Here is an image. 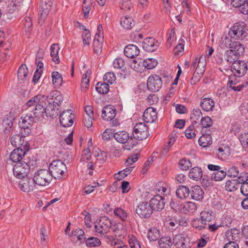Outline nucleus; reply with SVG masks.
Returning <instances> with one entry per match:
<instances>
[{"label":"nucleus","instance_id":"nucleus-46","mask_svg":"<svg viewBox=\"0 0 248 248\" xmlns=\"http://www.w3.org/2000/svg\"><path fill=\"white\" fill-rule=\"evenodd\" d=\"M232 43L230 36H225L221 37L219 41V46L222 48H231Z\"/></svg>","mask_w":248,"mask_h":248},{"label":"nucleus","instance_id":"nucleus-8","mask_svg":"<svg viewBox=\"0 0 248 248\" xmlns=\"http://www.w3.org/2000/svg\"><path fill=\"white\" fill-rule=\"evenodd\" d=\"M205 56L202 55L199 59L197 66L195 69V72L191 78V82L193 81L195 83L196 82L199 81L205 72Z\"/></svg>","mask_w":248,"mask_h":248},{"label":"nucleus","instance_id":"nucleus-55","mask_svg":"<svg viewBox=\"0 0 248 248\" xmlns=\"http://www.w3.org/2000/svg\"><path fill=\"white\" fill-rule=\"evenodd\" d=\"M192 224L193 227L201 230L205 227L206 223L202 221L201 218H196L193 220Z\"/></svg>","mask_w":248,"mask_h":248},{"label":"nucleus","instance_id":"nucleus-49","mask_svg":"<svg viewBox=\"0 0 248 248\" xmlns=\"http://www.w3.org/2000/svg\"><path fill=\"white\" fill-rule=\"evenodd\" d=\"M157 64V62L155 59L148 58L142 61L143 66L147 69H152L155 68Z\"/></svg>","mask_w":248,"mask_h":248},{"label":"nucleus","instance_id":"nucleus-63","mask_svg":"<svg viewBox=\"0 0 248 248\" xmlns=\"http://www.w3.org/2000/svg\"><path fill=\"white\" fill-rule=\"evenodd\" d=\"M186 137L189 139H192L195 137V129L193 125H190L185 131Z\"/></svg>","mask_w":248,"mask_h":248},{"label":"nucleus","instance_id":"nucleus-2","mask_svg":"<svg viewBox=\"0 0 248 248\" xmlns=\"http://www.w3.org/2000/svg\"><path fill=\"white\" fill-rule=\"evenodd\" d=\"M33 180L35 185L44 186L50 183L52 176L48 170L41 169L35 172Z\"/></svg>","mask_w":248,"mask_h":248},{"label":"nucleus","instance_id":"nucleus-17","mask_svg":"<svg viewBox=\"0 0 248 248\" xmlns=\"http://www.w3.org/2000/svg\"><path fill=\"white\" fill-rule=\"evenodd\" d=\"M52 5V0H41L39 10L40 19L44 21L47 16Z\"/></svg>","mask_w":248,"mask_h":248},{"label":"nucleus","instance_id":"nucleus-5","mask_svg":"<svg viewBox=\"0 0 248 248\" xmlns=\"http://www.w3.org/2000/svg\"><path fill=\"white\" fill-rule=\"evenodd\" d=\"M30 170L29 161H23L17 162L14 166L13 171L15 177L18 179L25 178Z\"/></svg>","mask_w":248,"mask_h":248},{"label":"nucleus","instance_id":"nucleus-56","mask_svg":"<svg viewBox=\"0 0 248 248\" xmlns=\"http://www.w3.org/2000/svg\"><path fill=\"white\" fill-rule=\"evenodd\" d=\"M103 79L108 83L112 84L116 80V76L113 72H108L105 74Z\"/></svg>","mask_w":248,"mask_h":248},{"label":"nucleus","instance_id":"nucleus-50","mask_svg":"<svg viewBox=\"0 0 248 248\" xmlns=\"http://www.w3.org/2000/svg\"><path fill=\"white\" fill-rule=\"evenodd\" d=\"M103 41L100 39L94 38L93 40V49L94 52L97 54H99L101 53L103 46Z\"/></svg>","mask_w":248,"mask_h":248},{"label":"nucleus","instance_id":"nucleus-24","mask_svg":"<svg viewBox=\"0 0 248 248\" xmlns=\"http://www.w3.org/2000/svg\"><path fill=\"white\" fill-rule=\"evenodd\" d=\"M214 100L209 97L202 98L200 103V106L202 109L205 111H212L215 107Z\"/></svg>","mask_w":248,"mask_h":248},{"label":"nucleus","instance_id":"nucleus-61","mask_svg":"<svg viewBox=\"0 0 248 248\" xmlns=\"http://www.w3.org/2000/svg\"><path fill=\"white\" fill-rule=\"evenodd\" d=\"M201 124L203 128H208L213 124V121L209 116L202 117L201 120Z\"/></svg>","mask_w":248,"mask_h":248},{"label":"nucleus","instance_id":"nucleus-43","mask_svg":"<svg viewBox=\"0 0 248 248\" xmlns=\"http://www.w3.org/2000/svg\"><path fill=\"white\" fill-rule=\"evenodd\" d=\"M231 49L239 56L242 55L245 51L243 45L238 42H233Z\"/></svg>","mask_w":248,"mask_h":248},{"label":"nucleus","instance_id":"nucleus-38","mask_svg":"<svg viewBox=\"0 0 248 248\" xmlns=\"http://www.w3.org/2000/svg\"><path fill=\"white\" fill-rule=\"evenodd\" d=\"M147 237L150 241H156L160 237L159 230L156 227L150 228L148 231Z\"/></svg>","mask_w":248,"mask_h":248},{"label":"nucleus","instance_id":"nucleus-52","mask_svg":"<svg viewBox=\"0 0 248 248\" xmlns=\"http://www.w3.org/2000/svg\"><path fill=\"white\" fill-rule=\"evenodd\" d=\"M183 209L186 213H193L197 210V206L193 202H187L184 205Z\"/></svg>","mask_w":248,"mask_h":248},{"label":"nucleus","instance_id":"nucleus-10","mask_svg":"<svg viewBox=\"0 0 248 248\" xmlns=\"http://www.w3.org/2000/svg\"><path fill=\"white\" fill-rule=\"evenodd\" d=\"M136 212L142 218L150 217L153 214V210L149 203L144 202H140L136 207Z\"/></svg>","mask_w":248,"mask_h":248},{"label":"nucleus","instance_id":"nucleus-22","mask_svg":"<svg viewBox=\"0 0 248 248\" xmlns=\"http://www.w3.org/2000/svg\"><path fill=\"white\" fill-rule=\"evenodd\" d=\"M188 241V237L183 234L175 235L173 239V243L177 248H186Z\"/></svg>","mask_w":248,"mask_h":248},{"label":"nucleus","instance_id":"nucleus-3","mask_svg":"<svg viewBox=\"0 0 248 248\" xmlns=\"http://www.w3.org/2000/svg\"><path fill=\"white\" fill-rule=\"evenodd\" d=\"M30 150V145L27 142L22 147H18L14 149L10 154V159L14 162L17 163V162L23 161H27L28 158H26L25 155Z\"/></svg>","mask_w":248,"mask_h":248},{"label":"nucleus","instance_id":"nucleus-28","mask_svg":"<svg viewBox=\"0 0 248 248\" xmlns=\"http://www.w3.org/2000/svg\"><path fill=\"white\" fill-rule=\"evenodd\" d=\"M203 191L199 186H195L191 188V196L193 200L200 201L203 197Z\"/></svg>","mask_w":248,"mask_h":248},{"label":"nucleus","instance_id":"nucleus-37","mask_svg":"<svg viewBox=\"0 0 248 248\" xmlns=\"http://www.w3.org/2000/svg\"><path fill=\"white\" fill-rule=\"evenodd\" d=\"M56 105H53L52 103H49L48 105L45 108V113L47 117L53 118L57 114V109L55 108Z\"/></svg>","mask_w":248,"mask_h":248},{"label":"nucleus","instance_id":"nucleus-57","mask_svg":"<svg viewBox=\"0 0 248 248\" xmlns=\"http://www.w3.org/2000/svg\"><path fill=\"white\" fill-rule=\"evenodd\" d=\"M191 167V163L186 158L181 159L179 162V167L183 170H186Z\"/></svg>","mask_w":248,"mask_h":248},{"label":"nucleus","instance_id":"nucleus-31","mask_svg":"<svg viewBox=\"0 0 248 248\" xmlns=\"http://www.w3.org/2000/svg\"><path fill=\"white\" fill-rule=\"evenodd\" d=\"M23 135L16 134L13 135L11 139V143L12 145L15 147H22L25 142L24 140Z\"/></svg>","mask_w":248,"mask_h":248},{"label":"nucleus","instance_id":"nucleus-48","mask_svg":"<svg viewBox=\"0 0 248 248\" xmlns=\"http://www.w3.org/2000/svg\"><path fill=\"white\" fill-rule=\"evenodd\" d=\"M214 216L213 212L209 210L205 209L201 213V218L202 221L207 222L211 221L214 218Z\"/></svg>","mask_w":248,"mask_h":248},{"label":"nucleus","instance_id":"nucleus-23","mask_svg":"<svg viewBox=\"0 0 248 248\" xmlns=\"http://www.w3.org/2000/svg\"><path fill=\"white\" fill-rule=\"evenodd\" d=\"M116 109L113 106H107L102 111V116L105 120L111 121L116 116Z\"/></svg>","mask_w":248,"mask_h":248},{"label":"nucleus","instance_id":"nucleus-19","mask_svg":"<svg viewBox=\"0 0 248 248\" xmlns=\"http://www.w3.org/2000/svg\"><path fill=\"white\" fill-rule=\"evenodd\" d=\"M15 117L16 114L14 111H10L5 116L2 122V126L4 127L3 130L6 134L10 131Z\"/></svg>","mask_w":248,"mask_h":248},{"label":"nucleus","instance_id":"nucleus-25","mask_svg":"<svg viewBox=\"0 0 248 248\" xmlns=\"http://www.w3.org/2000/svg\"><path fill=\"white\" fill-rule=\"evenodd\" d=\"M124 53L127 57L133 58L139 54L140 49L137 46L130 44L125 47Z\"/></svg>","mask_w":248,"mask_h":248},{"label":"nucleus","instance_id":"nucleus-16","mask_svg":"<svg viewBox=\"0 0 248 248\" xmlns=\"http://www.w3.org/2000/svg\"><path fill=\"white\" fill-rule=\"evenodd\" d=\"M18 187L21 190L25 192H29L33 191L35 187V184L33 179L25 177L20 181Z\"/></svg>","mask_w":248,"mask_h":248},{"label":"nucleus","instance_id":"nucleus-64","mask_svg":"<svg viewBox=\"0 0 248 248\" xmlns=\"http://www.w3.org/2000/svg\"><path fill=\"white\" fill-rule=\"evenodd\" d=\"M111 246L113 248H128L127 245L121 240L118 239H114L111 241Z\"/></svg>","mask_w":248,"mask_h":248},{"label":"nucleus","instance_id":"nucleus-62","mask_svg":"<svg viewBox=\"0 0 248 248\" xmlns=\"http://www.w3.org/2000/svg\"><path fill=\"white\" fill-rule=\"evenodd\" d=\"M17 9L16 0H9L6 8V11L13 14Z\"/></svg>","mask_w":248,"mask_h":248},{"label":"nucleus","instance_id":"nucleus-45","mask_svg":"<svg viewBox=\"0 0 248 248\" xmlns=\"http://www.w3.org/2000/svg\"><path fill=\"white\" fill-rule=\"evenodd\" d=\"M226 236L229 242L237 241L239 239L238 230L237 229H232L226 233Z\"/></svg>","mask_w":248,"mask_h":248},{"label":"nucleus","instance_id":"nucleus-26","mask_svg":"<svg viewBox=\"0 0 248 248\" xmlns=\"http://www.w3.org/2000/svg\"><path fill=\"white\" fill-rule=\"evenodd\" d=\"M113 138L117 142L121 143H125L128 140H132V139L129 136V134L125 131H120L115 133Z\"/></svg>","mask_w":248,"mask_h":248},{"label":"nucleus","instance_id":"nucleus-32","mask_svg":"<svg viewBox=\"0 0 248 248\" xmlns=\"http://www.w3.org/2000/svg\"><path fill=\"white\" fill-rule=\"evenodd\" d=\"M175 193L178 198L184 200L189 196L190 191L186 186H180L176 189Z\"/></svg>","mask_w":248,"mask_h":248},{"label":"nucleus","instance_id":"nucleus-15","mask_svg":"<svg viewBox=\"0 0 248 248\" xmlns=\"http://www.w3.org/2000/svg\"><path fill=\"white\" fill-rule=\"evenodd\" d=\"M165 204V199L163 196L158 194L153 197L149 202V204L153 211H160L162 210L164 208Z\"/></svg>","mask_w":248,"mask_h":248},{"label":"nucleus","instance_id":"nucleus-20","mask_svg":"<svg viewBox=\"0 0 248 248\" xmlns=\"http://www.w3.org/2000/svg\"><path fill=\"white\" fill-rule=\"evenodd\" d=\"M157 119L156 109L153 107L148 108L143 114V121L147 123H152Z\"/></svg>","mask_w":248,"mask_h":248},{"label":"nucleus","instance_id":"nucleus-9","mask_svg":"<svg viewBox=\"0 0 248 248\" xmlns=\"http://www.w3.org/2000/svg\"><path fill=\"white\" fill-rule=\"evenodd\" d=\"M245 28L246 24L244 22H237L230 29L228 34L232 38L238 39L245 33Z\"/></svg>","mask_w":248,"mask_h":248},{"label":"nucleus","instance_id":"nucleus-18","mask_svg":"<svg viewBox=\"0 0 248 248\" xmlns=\"http://www.w3.org/2000/svg\"><path fill=\"white\" fill-rule=\"evenodd\" d=\"M85 239L84 232L82 230L77 228L72 231L71 239L73 243L80 245L85 241Z\"/></svg>","mask_w":248,"mask_h":248},{"label":"nucleus","instance_id":"nucleus-51","mask_svg":"<svg viewBox=\"0 0 248 248\" xmlns=\"http://www.w3.org/2000/svg\"><path fill=\"white\" fill-rule=\"evenodd\" d=\"M53 84L55 86H60L62 82V78L61 74L58 72H53L52 73Z\"/></svg>","mask_w":248,"mask_h":248},{"label":"nucleus","instance_id":"nucleus-30","mask_svg":"<svg viewBox=\"0 0 248 248\" xmlns=\"http://www.w3.org/2000/svg\"><path fill=\"white\" fill-rule=\"evenodd\" d=\"M188 176L190 179L195 181L200 180L202 176V171L201 168L195 167L189 171Z\"/></svg>","mask_w":248,"mask_h":248},{"label":"nucleus","instance_id":"nucleus-1","mask_svg":"<svg viewBox=\"0 0 248 248\" xmlns=\"http://www.w3.org/2000/svg\"><path fill=\"white\" fill-rule=\"evenodd\" d=\"M47 96L41 94H38L31 98L26 103L29 107H33L32 112L34 117L40 119L43 117L45 114V107Z\"/></svg>","mask_w":248,"mask_h":248},{"label":"nucleus","instance_id":"nucleus-13","mask_svg":"<svg viewBox=\"0 0 248 248\" xmlns=\"http://www.w3.org/2000/svg\"><path fill=\"white\" fill-rule=\"evenodd\" d=\"M247 62L245 61L237 60L232 64V71L235 76L241 77L244 76L247 72Z\"/></svg>","mask_w":248,"mask_h":248},{"label":"nucleus","instance_id":"nucleus-42","mask_svg":"<svg viewBox=\"0 0 248 248\" xmlns=\"http://www.w3.org/2000/svg\"><path fill=\"white\" fill-rule=\"evenodd\" d=\"M239 187L237 180L232 179L227 180L225 184V189L229 192L234 191Z\"/></svg>","mask_w":248,"mask_h":248},{"label":"nucleus","instance_id":"nucleus-11","mask_svg":"<svg viewBox=\"0 0 248 248\" xmlns=\"http://www.w3.org/2000/svg\"><path fill=\"white\" fill-rule=\"evenodd\" d=\"M22 121L19 123L20 129V133L24 137L28 136L31 132L30 127L34 120V117L31 114H27L23 119Z\"/></svg>","mask_w":248,"mask_h":248},{"label":"nucleus","instance_id":"nucleus-53","mask_svg":"<svg viewBox=\"0 0 248 248\" xmlns=\"http://www.w3.org/2000/svg\"><path fill=\"white\" fill-rule=\"evenodd\" d=\"M227 172L224 170H218L214 172L212 175V178L216 181L222 180L226 176Z\"/></svg>","mask_w":248,"mask_h":248},{"label":"nucleus","instance_id":"nucleus-60","mask_svg":"<svg viewBox=\"0 0 248 248\" xmlns=\"http://www.w3.org/2000/svg\"><path fill=\"white\" fill-rule=\"evenodd\" d=\"M92 2L89 0H84L83 2L82 10L84 16L85 18L88 16V14L91 10Z\"/></svg>","mask_w":248,"mask_h":248},{"label":"nucleus","instance_id":"nucleus-14","mask_svg":"<svg viewBox=\"0 0 248 248\" xmlns=\"http://www.w3.org/2000/svg\"><path fill=\"white\" fill-rule=\"evenodd\" d=\"M74 115L70 109L64 110L60 115V122L63 127L71 126L73 124Z\"/></svg>","mask_w":248,"mask_h":248},{"label":"nucleus","instance_id":"nucleus-47","mask_svg":"<svg viewBox=\"0 0 248 248\" xmlns=\"http://www.w3.org/2000/svg\"><path fill=\"white\" fill-rule=\"evenodd\" d=\"M158 244L160 248H170L172 242L169 236H165L160 239Z\"/></svg>","mask_w":248,"mask_h":248},{"label":"nucleus","instance_id":"nucleus-36","mask_svg":"<svg viewBox=\"0 0 248 248\" xmlns=\"http://www.w3.org/2000/svg\"><path fill=\"white\" fill-rule=\"evenodd\" d=\"M121 26L124 29L130 30L135 25V22L131 17L126 16L121 19Z\"/></svg>","mask_w":248,"mask_h":248},{"label":"nucleus","instance_id":"nucleus-40","mask_svg":"<svg viewBox=\"0 0 248 248\" xmlns=\"http://www.w3.org/2000/svg\"><path fill=\"white\" fill-rule=\"evenodd\" d=\"M59 46L58 44H54L50 47V55L52 58V61L56 63L60 62V59L58 56Z\"/></svg>","mask_w":248,"mask_h":248},{"label":"nucleus","instance_id":"nucleus-4","mask_svg":"<svg viewBox=\"0 0 248 248\" xmlns=\"http://www.w3.org/2000/svg\"><path fill=\"white\" fill-rule=\"evenodd\" d=\"M67 168L65 164L60 160L52 161L49 165V171L54 178H61Z\"/></svg>","mask_w":248,"mask_h":248},{"label":"nucleus","instance_id":"nucleus-27","mask_svg":"<svg viewBox=\"0 0 248 248\" xmlns=\"http://www.w3.org/2000/svg\"><path fill=\"white\" fill-rule=\"evenodd\" d=\"M216 154L219 159L225 160L231 154L230 149L227 146L220 147L216 150Z\"/></svg>","mask_w":248,"mask_h":248},{"label":"nucleus","instance_id":"nucleus-29","mask_svg":"<svg viewBox=\"0 0 248 248\" xmlns=\"http://www.w3.org/2000/svg\"><path fill=\"white\" fill-rule=\"evenodd\" d=\"M48 98L49 99L51 100V102L49 103H52L54 105H59L62 101V96L61 93L58 91H52L47 96Z\"/></svg>","mask_w":248,"mask_h":248},{"label":"nucleus","instance_id":"nucleus-6","mask_svg":"<svg viewBox=\"0 0 248 248\" xmlns=\"http://www.w3.org/2000/svg\"><path fill=\"white\" fill-rule=\"evenodd\" d=\"M112 224V222L108 217H102L94 225L95 232L98 234L105 235L109 232Z\"/></svg>","mask_w":248,"mask_h":248},{"label":"nucleus","instance_id":"nucleus-35","mask_svg":"<svg viewBox=\"0 0 248 248\" xmlns=\"http://www.w3.org/2000/svg\"><path fill=\"white\" fill-rule=\"evenodd\" d=\"M93 154L96 158V160L100 163H104L107 159V153L101 151L98 148L95 149L93 151Z\"/></svg>","mask_w":248,"mask_h":248},{"label":"nucleus","instance_id":"nucleus-21","mask_svg":"<svg viewBox=\"0 0 248 248\" xmlns=\"http://www.w3.org/2000/svg\"><path fill=\"white\" fill-rule=\"evenodd\" d=\"M142 47L146 51L153 52L158 47V43L152 37L146 38L142 43Z\"/></svg>","mask_w":248,"mask_h":248},{"label":"nucleus","instance_id":"nucleus-54","mask_svg":"<svg viewBox=\"0 0 248 248\" xmlns=\"http://www.w3.org/2000/svg\"><path fill=\"white\" fill-rule=\"evenodd\" d=\"M86 244L88 247H95L101 245V241L96 237H91L86 240Z\"/></svg>","mask_w":248,"mask_h":248},{"label":"nucleus","instance_id":"nucleus-33","mask_svg":"<svg viewBox=\"0 0 248 248\" xmlns=\"http://www.w3.org/2000/svg\"><path fill=\"white\" fill-rule=\"evenodd\" d=\"M239 57V56L231 49L227 50L224 55L225 60L229 64L233 63L238 60Z\"/></svg>","mask_w":248,"mask_h":248},{"label":"nucleus","instance_id":"nucleus-41","mask_svg":"<svg viewBox=\"0 0 248 248\" xmlns=\"http://www.w3.org/2000/svg\"><path fill=\"white\" fill-rule=\"evenodd\" d=\"M130 66L137 72H140L142 70V61L140 59H134L129 62Z\"/></svg>","mask_w":248,"mask_h":248},{"label":"nucleus","instance_id":"nucleus-7","mask_svg":"<svg viewBox=\"0 0 248 248\" xmlns=\"http://www.w3.org/2000/svg\"><path fill=\"white\" fill-rule=\"evenodd\" d=\"M149 135L148 127L144 123H138L134 127L133 135L137 140H142L146 139Z\"/></svg>","mask_w":248,"mask_h":248},{"label":"nucleus","instance_id":"nucleus-39","mask_svg":"<svg viewBox=\"0 0 248 248\" xmlns=\"http://www.w3.org/2000/svg\"><path fill=\"white\" fill-rule=\"evenodd\" d=\"M200 146L206 147L212 143V138L210 134H205L202 136L198 140Z\"/></svg>","mask_w":248,"mask_h":248},{"label":"nucleus","instance_id":"nucleus-58","mask_svg":"<svg viewBox=\"0 0 248 248\" xmlns=\"http://www.w3.org/2000/svg\"><path fill=\"white\" fill-rule=\"evenodd\" d=\"M114 214L115 217H119L124 221L127 218V213L121 208H116L114 210Z\"/></svg>","mask_w":248,"mask_h":248},{"label":"nucleus","instance_id":"nucleus-34","mask_svg":"<svg viewBox=\"0 0 248 248\" xmlns=\"http://www.w3.org/2000/svg\"><path fill=\"white\" fill-rule=\"evenodd\" d=\"M28 75V70L25 64H22L18 69V79L20 83H22L27 79Z\"/></svg>","mask_w":248,"mask_h":248},{"label":"nucleus","instance_id":"nucleus-59","mask_svg":"<svg viewBox=\"0 0 248 248\" xmlns=\"http://www.w3.org/2000/svg\"><path fill=\"white\" fill-rule=\"evenodd\" d=\"M128 243L131 248H140L139 241L136 237L134 235L129 236Z\"/></svg>","mask_w":248,"mask_h":248},{"label":"nucleus","instance_id":"nucleus-12","mask_svg":"<svg viewBox=\"0 0 248 248\" xmlns=\"http://www.w3.org/2000/svg\"><path fill=\"white\" fill-rule=\"evenodd\" d=\"M162 85L161 78L157 75L150 76L147 80V86L148 89L153 92L159 90Z\"/></svg>","mask_w":248,"mask_h":248},{"label":"nucleus","instance_id":"nucleus-44","mask_svg":"<svg viewBox=\"0 0 248 248\" xmlns=\"http://www.w3.org/2000/svg\"><path fill=\"white\" fill-rule=\"evenodd\" d=\"M96 91L101 94L107 93L109 90V85L105 82H98L95 87Z\"/></svg>","mask_w":248,"mask_h":248}]
</instances>
